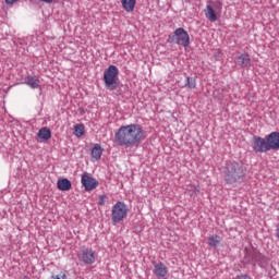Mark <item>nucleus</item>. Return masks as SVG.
<instances>
[{
	"instance_id": "1",
	"label": "nucleus",
	"mask_w": 279,
	"mask_h": 279,
	"mask_svg": "<svg viewBox=\"0 0 279 279\" xmlns=\"http://www.w3.org/2000/svg\"><path fill=\"white\" fill-rule=\"evenodd\" d=\"M143 138V128L138 124L122 125L116 133V142L121 147H136Z\"/></svg>"
},
{
	"instance_id": "2",
	"label": "nucleus",
	"mask_w": 279,
	"mask_h": 279,
	"mask_svg": "<svg viewBox=\"0 0 279 279\" xmlns=\"http://www.w3.org/2000/svg\"><path fill=\"white\" fill-rule=\"evenodd\" d=\"M117 80H119V69L116 65H109L104 72V82L108 90H117Z\"/></svg>"
},
{
	"instance_id": "3",
	"label": "nucleus",
	"mask_w": 279,
	"mask_h": 279,
	"mask_svg": "<svg viewBox=\"0 0 279 279\" xmlns=\"http://www.w3.org/2000/svg\"><path fill=\"white\" fill-rule=\"evenodd\" d=\"M128 205L123 202H117L111 209V221L112 223H121L123 219L128 218Z\"/></svg>"
},
{
	"instance_id": "4",
	"label": "nucleus",
	"mask_w": 279,
	"mask_h": 279,
	"mask_svg": "<svg viewBox=\"0 0 279 279\" xmlns=\"http://www.w3.org/2000/svg\"><path fill=\"white\" fill-rule=\"evenodd\" d=\"M77 258L83 265H95L97 262V252L92 247H82L77 253Z\"/></svg>"
},
{
	"instance_id": "5",
	"label": "nucleus",
	"mask_w": 279,
	"mask_h": 279,
	"mask_svg": "<svg viewBox=\"0 0 279 279\" xmlns=\"http://www.w3.org/2000/svg\"><path fill=\"white\" fill-rule=\"evenodd\" d=\"M169 40H171V43H174L175 45H181L185 48L191 45V36H189V32H186L182 27L177 28L173 35L169 37Z\"/></svg>"
},
{
	"instance_id": "6",
	"label": "nucleus",
	"mask_w": 279,
	"mask_h": 279,
	"mask_svg": "<svg viewBox=\"0 0 279 279\" xmlns=\"http://www.w3.org/2000/svg\"><path fill=\"white\" fill-rule=\"evenodd\" d=\"M253 149L256 154H266V151H269L267 140L260 136H255L253 138Z\"/></svg>"
},
{
	"instance_id": "7",
	"label": "nucleus",
	"mask_w": 279,
	"mask_h": 279,
	"mask_svg": "<svg viewBox=\"0 0 279 279\" xmlns=\"http://www.w3.org/2000/svg\"><path fill=\"white\" fill-rule=\"evenodd\" d=\"M81 184L86 193H90V191H95L99 186V181L90 175H82Z\"/></svg>"
},
{
	"instance_id": "8",
	"label": "nucleus",
	"mask_w": 279,
	"mask_h": 279,
	"mask_svg": "<svg viewBox=\"0 0 279 279\" xmlns=\"http://www.w3.org/2000/svg\"><path fill=\"white\" fill-rule=\"evenodd\" d=\"M153 272L157 278H165L169 274V268L162 262H153Z\"/></svg>"
},
{
	"instance_id": "9",
	"label": "nucleus",
	"mask_w": 279,
	"mask_h": 279,
	"mask_svg": "<svg viewBox=\"0 0 279 279\" xmlns=\"http://www.w3.org/2000/svg\"><path fill=\"white\" fill-rule=\"evenodd\" d=\"M266 141L268 143V149L271 151V149H279V133L272 132L266 136Z\"/></svg>"
},
{
	"instance_id": "10",
	"label": "nucleus",
	"mask_w": 279,
	"mask_h": 279,
	"mask_svg": "<svg viewBox=\"0 0 279 279\" xmlns=\"http://www.w3.org/2000/svg\"><path fill=\"white\" fill-rule=\"evenodd\" d=\"M101 154H104V148H101V145L95 144L92 149L93 162H97V161L101 160Z\"/></svg>"
},
{
	"instance_id": "11",
	"label": "nucleus",
	"mask_w": 279,
	"mask_h": 279,
	"mask_svg": "<svg viewBox=\"0 0 279 279\" xmlns=\"http://www.w3.org/2000/svg\"><path fill=\"white\" fill-rule=\"evenodd\" d=\"M204 14L206 19L210 21V23H215L217 21V13L215 12V9H213L210 4H208L204 9Z\"/></svg>"
},
{
	"instance_id": "12",
	"label": "nucleus",
	"mask_w": 279,
	"mask_h": 279,
	"mask_svg": "<svg viewBox=\"0 0 279 279\" xmlns=\"http://www.w3.org/2000/svg\"><path fill=\"white\" fill-rule=\"evenodd\" d=\"M25 84L26 86H29V88L36 89V88H40V80L36 76H27L25 78Z\"/></svg>"
},
{
	"instance_id": "13",
	"label": "nucleus",
	"mask_w": 279,
	"mask_h": 279,
	"mask_svg": "<svg viewBox=\"0 0 279 279\" xmlns=\"http://www.w3.org/2000/svg\"><path fill=\"white\" fill-rule=\"evenodd\" d=\"M71 181L69 179H59L57 182V187L59 191H71Z\"/></svg>"
},
{
	"instance_id": "14",
	"label": "nucleus",
	"mask_w": 279,
	"mask_h": 279,
	"mask_svg": "<svg viewBox=\"0 0 279 279\" xmlns=\"http://www.w3.org/2000/svg\"><path fill=\"white\" fill-rule=\"evenodd\" d=\"M122 8L125 12H134V8H136V0H121Z\"/></svg>"
},
{
	"instance_id": "15",
	"label": "nucleus",
	"mask_w": 279,
	"mask_h": 279,
	"mask_svg": "<svg viewBox=\"0 0 279 279\" xmlns=\"http://www.w3.org/2000/svg\"><path fill=\"white\" fill-rule=\"evenodd\" d=\"M238 62L240 66H243V68L252 65V59H250V54H240L238 57Z\"/></svg>"
},
{
	"instance_id": "16",
	"label": "nucleus",
	"mask_w": 279,
	"mask_h": 279,
	"mask_svg": "<svg viewBox=\"0 0 279 279\" xmlns=\"http://www.w3.org/2000/svg\"><path fill=\"white\" fill-rule=\"evenodd\" d=\"M38 138H41L43 141H49L51 138V130L49 128L45 126L41 128L37 133Z\"/></svg>"
},
{
	"instance_id": "17",
	"label": "nucleus",
	"mask_w": 279,
	"mask_h": 279,
	"mask_svg": "<svg viewBox=\"0 0 279 279\" xmlns=\"http://www.w3.org/2000/svg\"><path fill=\"white\" fill-rule=\"evenodd\" d=\"M207 243L209 247H219V245L221 244V236L213 234L207 239Z\"/></svg>"
},
{
	"instance_id": "18",
	"label": "nucleus",
	"mask_w": 279,
	"mask_h": 279,
	"mask_svg": "<svg viewBox=\"0 0 279 279\" xmlns=\"http://www.w3.org/2000/svg\"><path fill=\"white\" fill-rule=\"evenodd\" d=\"M227 171H228V175H235V173L241 172V168L236 162H231L227 165Z\"/></svg>"
},
{
	"instance_id": "19",
	"label": "nucleus",
	"mask_w": 279,
	"mask_h": 279,
	"mask_svg": "<svg viewBox=\"0 0 279 279\" xmlns=\"http://www.w3.org/2000/svg\"><path fill=\"white\" fill-rule=\"evenodd\" d=\"M252 260L254 264L263 265V263H265V257L260 252L254 251L252 254Z\"/></svg>"
},
{
	"instance_id": "20",
	"label": "nucleus",
	"mask_w": 279,
	"mask_h": 279,
	"mask_svg": "<svg viewBox=\"0 0 279 279\" xmlns=\"http://www.w3.org/2000/svg\"><path fill=\"white\" fill-rule=\"evenodd\" d=\"M74 134L77 136V138L84 136V124L74 125Z\"/></svg>"
},
{
	"instance_id": "21",
	"label": "nucleus",
	"mask_w": 279,
	"mask_h": 279,
	"mask_svg": "<svg viewBox=\"0 0 279 279\" xmlns=\"http://www.w3.org/2000/svg\"><path fill=\"white\" fill-rule=\"evenodd\" d=\"M186 84H185V86H186V88H196V86H197V82L195 81V78H193V77H186Z\"/></svg>"
},
{
	"instance_id": "22",
	"label": "nucleus",
	"mask_w": 279,
	"mask_h": 279,
	"mask_svg": "<svg viewBox=\"0 0 279 279\" xmlns=\"http://www.w3.org/2000/svg\"><path fill=\"white\" fill-rule=\"evenodd\" d=\"M106 199H108V196H106V194L100 195L98 198V206H105Z\"/></svg>"
},
{
	"instance_id": "23",
	"label": "nucleus",
	"mask_w": 279,
	"mask_h": 279,
	"mask_svg": "<svg viewBox=\"0 0 279 279\" xmlns=\"http://www.w3.org/2000/svg\"><path fill=\"white\" fill-rule=\"evenodd\" d=\"M51 279H66V274L61 272L60 275H52Z\"/></svg>"
},
{
	"instance_id": "24",
	"label": "nucleus",
	"mask_w": 279,
	"mask_h": 279,
	"mask_svg": "<svg viewBox=\"0 0 279 279\" xmlns=\"http://www.w3.org/2000/svg\"><path fill=\"white\" fill-rule=\"evenodd\" d=\"M233 279H252V277L250 276V275H245V274H243V275H238L235 278H233Z\"/></svg>"
},
{
	"instance_id": "25",
	"label": "nucleus",
	"mask_w": 279,
	"mask_h": 279,
	"mask_svg": "<svg viewBox=\"0 0 279 279\" xmlns=\"http://www.w3.org/2000/svg\"><path fill=\"white\" fill-rule=\"evenodd\" d=\"M17 0H5L7 5H12L13 3H16Z\"/></svg>"
},
{
	"instance_id": "26",
	"label": "nucleus",
	"mask_w": 279,
	"mask_h": 279,
	"mask_svg": "<svg viewBox=\"0 0 279 279\" xmlns=\"http://www.w3.org/2000/svg\"><path fill=\"white\" fill-rule=\"evenodd\" d=\"M39 1H43L44 3H52L53 0H39Z\"/></svg>"
},
{
	"instance_id": "27",
	"label": "nucleus",
	"mask_w": 279,
	"mask_h": 279,
	"mask_svg": "<svg viewBox=\"0 0 279 279\" xmlns=\"http://www.w3.org/2000/svg\"><path fill=\"white\" fill-rule=\"evenodd\" d=\"M219 8H221V2H219Z\"/></svg>"
}]
</instances>
